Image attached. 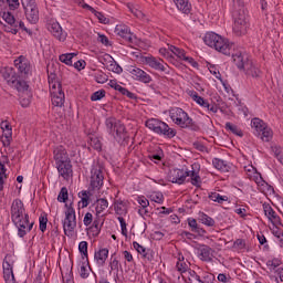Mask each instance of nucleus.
<instances>
[{"instance_id":"nucleus-1","label":"nucleus","mask_w":283,"mask_h":283,"mask_svg":"<svg viewBox=\"0 0 283 283\" xmlns=\"http://www.w3.org/2000/svg\"><path fill=\"white\" fill-rule=\"evenodd\" d=\"M232 61L238 70H242L247 76L252 78H262V71L253 60L249 59V54L242 51L232 53Z\"/></svg>"},{"instance_id":"nucleus-2","label":"nucleus","mask_w":283,"mask_h":283,"mask_svg":"<svg viewBox=\"0 0 283 283\" xmlns=\"http://www.w3.org/2000/svg\"><path fill=\"white\" fill-rule=\"evenodd\" d=\"M233 27L232 30L237 36H242L247 34V28H249V18L247 14V9L244 8V2L241 0H233Z\"/></svg>"},{"instance_id":"nucleus-3","label":"nucleus","mask_w":283,"mask_h":283,"mask_svg":"<svg viewBox=\"0 0 283 283\" xmlns=\"http://www.w3.org/2000/svg\"><path fill=\"white\" fill-rule=\"evenodd\" d=\"M53 158L55 160L56 169L64 180L72 178V159L67 155V150L63 146H59L53 150Z\"/></svg>"},{"instance_id":"nucleus-4","label":"nucleus","mask_w":283,"mask_h":283,"mask_svg":"<svg viewBox=\"0 0 283 283\" xmlns=\"http://www.w3.org/2000/svg\"><path fill=\"white\" fill-rule=\"evenodd\" d=\"M169 116L181 129H189L190 132H200V126L198 123L193 120V118L189 117V114L185 112L182 108L176 107L171 108L169 112Z\"/></svg>"},{"instance_id":"nucleus-5","label":"nucleus","mask_w":283,"mask_h":283,"mask_svg":"<svg viewBox=\"0 0 283 283\" xmlns=\"http://www.w3.org/2000/svg\"><path fill=\"white\" fill-rule=\"evenodd\" d=\"M203 42L209 48H213L217 52L230 56L233 44L229 43V40L222 38V35L216 32H208L203 38Z\"/></svg>"},{"instance_id":"nucleus-6","label":"nucleus","mask_w":283,"mask_h":283,"mask_svg":"<svg viewBox=\"0 0 283 283\" xmlns=\"http://www.w3.org/2000/svg\"><path fill=\"white\" fill-rule=\"evenodd\" d=\"M105 185V168L101 163L92 165L88 191H101Z\"/></svg>"},{"instance_id":"nucleus-7","label":"nucleus","mask_w":283,"mask_h":283,"mask_svg":"<svg viewBox=\"0 0 283 283\" xmlns=\"http://www.w3.org/2000/svg\"><path fill=\"white\" fill-rule=\"evenodd\" d=\"M145 125L150 132L158 134V136H165V138H174L177 134L176 129L158 118H150L146 120Z\"/></svg>"},{"instance_id":"nucleus-8","label":"nucleus","mask_w":283,"mask_h":283,"mask_svg":"<svg viewBox=\"0 0 283 283\" xmlns=\"http://www.w3.org/2000/svg\"><path fill=\"white\" fill-rule=\"evenodd\" d=\"M105 126L108 134L113 136L117 143H122V140L127 138L125 125L116 119V117H107Z\"/></svg>"},{"instance_id":"nucleus-9","label":"nucleus","mask_w":283,"mask_h":283,"mask_svg":"<svg viewBox=\"0 0 283 283\" xmlns=\"http://www.w3.org/2000/svg\"><path fill=\"white\" fill-rule=\"evenodd\" d=\"M251 127L254 129L255 136L263 143H271V140H273V129H271L264 120L254 117L251 120Z\"/></svg>"},{"instance_id":"nucleus-10","label":"nucleus","mask_w":283,"mask_h":283,"mask_svg":"<svg viewBox=\"0 0 283 283\" xmlns=\"http://www.w3.org/2000/svg\"><path fill=\"white\" fill-rule=\"evenodd\" d=\"M73 202L70 205L65 203V218L63 220V229L64 234L70 238V235H73L74 229H76V210H74V207L72 206Z\"/></svg>"},{"instance_id":"nucleus-11","label":"nucleus","mask_w":283,"mask_h":283,"mask_svg":"<svg viewBox=\"0 0 283 283\" xmlns=\"http://www.w3.org/2000/svg\"><path fill=\"white\" fill-rule=\"evenodd\" d=\"M28 212H25V206L23 205V201L21 199H15L13 200L11 205V221L14 222H20L25 219Z\"/></svg>"},{"instance_id":"nucleus-12","label":"nucleus","mask_w":283,"mask_h":283,"mask_svg":"<svg viewBox=\"0 0 283 283\" xmlns=\"http://www.w3.org/2000/svg\"><path fill=\"white\" fill-rule=\"evenodd\" d=\"M127 72L132 74L134 81H138L139 83L149 84L154 78L147 72L143 71V69L138 66H128Z\"/></svg>"},{"instance_id":"nucleus-13","label":"nucleus","mask_w":283,"mask_h":283,"mask_svg":"<svg viewBox=\"0 0 283 283\" xmlns=\"http://www.w3.org/2000/svg\"><path fill=\"white\" fill-rule=\"evenodd\" d=\"M46 28L51 34L57 39V41H65L67 39V32L63 31V28L56 20H49L46 23Z\"/></svg>"},{"instance_id":"nucleus-14","label":"nucleus","mask_w":283,"mask_h":283,"mask_svg":"<svg viewBox=\"0 0 283 283\" xmlns=\"http://www.w3.org/2000/svg\"><path fill=\"white\" fill-rule=\"evenodd\" d=\"M14 227L18 229V237L24 238L34 229V221L30 222V216H27L22 221H15Z\"/></svg>"},{"instance_id":"nucleus-15","label":"nucleus","mask_w":283,"mask_h":283,"mask_svg":"<svg viewBox=\"0 0 283 283\" xmlns=\"http://www.w3.org/2000/svg\"><path fill=\"white\" fill-rule=\"evenodd\" d=\"M187 178H189V170L175 168L169 172V180L175 185H185Z\"/></svg>"},{"instance_id":"nucleus-16","label":"nucleus","mask_w":283,"mask_h":283,"mask_svg":"<svg viewBox=\"0 0 283 283\" xmlns=\"http://www.w3.org/2000/svg\"><path fill=\"white\" fill-rule=\"evenodd\" d=\"M143 63L151 67L153 70H157V72H165V74H169V70L167 69V64L164 65L160 61L154 56H144L142 57Z\"/></svg>"},{"instance_id":"nucleus-17","label":"nucleus","mask_w":283,"mask_h":283,"mask_svg":"<svg viewBox=\"0 0 283 283\" xmlns=\"http://www.w3.org/2000/svg\"><path fill=\"white\" fill-rule=\"evenodd\" d=\"M24 15L29 23L36 25L39 23V4H31L29 7H22Z\"/></svg>"},{"instance_id":"nucleus-18","label":"nucleus","mask_w":283,"mask_h":283,"mask_svg":"<svg viewBox=\"0 0 283 283\" xmlns=\"http://www.w3.org/2000/svg\"><path fill=\"white\" fill-rule=\"evenodd\" d=\"M51 94V101L52 105L54 107H61L65 104V93L63 92V86L60 88H56V86H53V90H50Z\"/></svg>"},{"instance_id":"nucleus-19","label":"nucleus","mask_w":283,"mask_h":283,"mask_svg":"<svg viewBox=\"0 0 283 283\" xmlns=\"http://www.w3.org/2000/svg\"><path fill=\"white\" fill-rule=\"evenodd\" d=\"M115 33L117 34V36H120L128 43H134V34L132 33L129 27L125 24H117L115 28Z\"/></svg>"},{"instance_id":"nucleus-20","label":"nucleus","mask_w":283,"mask_h":283,"mask_svg":"<svg viewBox=\"0 0 283 283\" xmlns=\"http://www.w3.org/2000/svg\"><path fill=\"white\" fill-rule=\"evenodd\" d=\"M263 210L265 217L268 218V220H270V222H272V224H281L280 216H277V213L275 212V210H273V207H271V205L263 203Z\"/></svg>"},{"instance_id":"nucleus-21","label":"nucleus","mask_w":283,"mask_h":283,"mask_svg":"<svg viewBox=\"0 0 283 283\" xmlns=\"http://www.w3.org/2000/svg\"><path fill=\"white\" fill-rule=\"evenodd\" d=\"M213 249L209 245H201L199 248V256L202 262H213Z\"/></svg>"},{"instance_id":"nucleus-22","label":"nucleus","mask_w":283,"mask_h":283,"mask_svg":"<svg viewBox=\"0 0 283 283\" xmlns=\"http://www.w3.org/2000/svg\"><path fill=\"white\" fill-rule=\"evenodd\" d=\"M212 165H213L214 169H218L219 171H222L223 174L229 172L233 167L232 164H230L229 161H227L224 159H220V158H213Z\"/></svg>"},{"instance_id":"nucleus-23","label":"nucleus","mask_w":283,"mask_h":283,"mask_svg":"<svg viewBox=\"0 0 283 283\" xmlns=\"http://www.w3.org/2000/svg\"><path fill=\"white\" fill-rule=\"evenodd\" d=\"M107 258H109V250L107 248H102L94 254V260L98 266H105Z\"/></svg>"},{"instance_id":"nucleus-24","label":"nucleus","mask_w":283,"mask_h":283,"mask_svg":"<svg viewBox=\"0 0 283 283\" xmlns=\"http://www.w3.org/2000/svg\"><path fill=\"white\" fill-rule=\"evenodd\" d=\"M174 3L182 14H191V3L189 0H174Z\"/></svg>"},{"instance_id":"nucleus-25","label":"nucleus","mask_w":283,"mask_h":283,"mask_svg":"<svg viewBox=\"0 0 283 283\" xmlns=\"http://www.w3.org/2000/svg\"><path fill=\"white\" fill-rule=\"evenodd\" d=\"M107 207H109V201H107V199H105V198L96 199L95 216L101 218V213H103V211H105V209H107Z\"/></svg>"},{"instance_id":"nucleus-26","label":"nucleus","mask_w":283,"mask_h":283,"mask_svg":"<svg viewBox=\"0 0 283 283\" xmlns=\"http://www.w3.org/2000/svg\"><path fill=\"white\" fill-rule=\"evenodd\" d=\"M15 67H18L21 74H30V63L25 60H22L21 56L14 61Z\"/></svg>"},{"instance_id":"nucleus-27","label":"nucleus","mask_w":283,"mask_h":283,"mask_svg":"<svg viewBox=\"0 0 283 283\" xmlns=\"http://www.w3.org/2000/svg\"><path fill=\"white\" fill-rule=\"evenodd\" d=\"M188 226L192 231V233H198V235H205V233H207V230L203 228H200V226H198V221H196V219L193 218L188 219Z\"/></svg>"},{"instance_id":"nucleus-28","label":"nucleus","mask_w":283,"mask_h":283,"mask_svg":"<svg viewBox=\"0 0 283 283\" xmlns=\"http://www.w3.org/2000/svg\"><path fill=\"white\" fill-rule=\"evenodd\" d=\"M11 85L22 94H25V92H28V90L30 88V85H28V82L23 80H18L17 77L14 78V81H12Z\"/></svg>"},{"instance_id":"nucleus-29","label":"nucleus","mask_w":283,"mask_h":283,"mask_svg":"<svg viewBox=\"0 0 283 283\" xmlns=\"http://www.w3.org/2000/svg\"><path fill=\"white\" fill-rule=\"evenodd\" d=\"M107 57L109 63L108 70L115 74H123V67L118 64V62H116L112 55H107Z\"/></svg>"},{"instance_id":"nucleus-30","label":"nucleus","mask_w":283,"mask_h":283,"mask_svg":"<svg viewBox=\"0 0 283 283\" xmlns=\"http://www.w3.org/2000/svg\"><path fill=\"white\" fill-rule=\"evenodd\" d=\"M48 76H49L50 90H54V86L55 88L63 87V85L61 84V81H59L55 73L48 71Z\"/></svg>"},{"instance_id":"nucleus-31","label":"nucleus","mask_w":283,"mask_h":283,"mask_svg":"<svg viewBox=\"0 0 283 283\" xmlns=\"http://www.w3.org/2000/svg\"><path fill=\"white\" fill-rule=\"evenodd\" d=\"M90 196H92V191L82 190L78 192V198H81V201L78 205H82V209H85V207H88L90 205Z\"/></svg>"},{"instance_id":"nucleus-32","label":"nucleus","mask_w":283,"mask_h":283,"mask_svg":"<svg viewBox=\"0 0 283 283\" xmlns=\"http://www.w3.org/2000/svg\"><path fill=\"white\" fill-rule=\"evenodd\" d=\"M0 128L3 132V138H12V126L10 125V122L2 120L0 124Z\"/></svg>"},{"instance_id":"nucleus-33","label":"nucleus","mask_w":283,"mask_h":283,"mask_svg":"<svg viewBox=\"0 0 283 283\" xmlns=\"http://www.w3.org/2000/svg\"><path fill=\"white\" fill-rule=\"evenodd\" d=\"M90 231L94 238H97L101 233V217L94 219L93 224L90 227Z\"/></svg>"},{"instance_id":"nucleus-34","label":"nucleus","mask_w":283,"mask_h":283,"mask_svg":"<svg viewBox=\"0 0 283 283\" xmlns=\"http://www.w3.org/2000/svg\"><path fill=\"white\" fill-rule=\"evenodd\" d=\"M78 251L82 255V260H86V266L90 268V259H88V254H87V241L80 242Z\"/></svg>"},{"instance_id":"nucleus-35","label":"nucleus","mask_w":283,"mask_h":283,"mask_svg":"<svg viewBox=\"0 0 283 283\" xmlns=\"http://www.w3.org/2000/svg\"><path fill=\"white\" fill-rule=\"evenodd\" d=\"M6 171H8L6 169V161L0 160V191H3V185H6V180L8 179Z\"/></svg>"},{"instance_id":"nucleus-36","label":"nucleus","mask_w":283,"mask_h":283,"mask_svg":"<svg viewBox=\"0 0 283 283\" xmlns=\"http://www.w3.org/2000/svg\"><path fill=\"white\" fill-rule=\"evenodd\" d=\"M188 177H190V182L193 187H200V185H202V179L200 178L198 171L190 170Z\"/></svg>"},{"instance_id":"nucleus-37","label":"nucleus","mask_w":283,"mask_h":283,"mask_svg":"<svg viewBox=\"0 0 283 283\" xmlns=\"http://www.w3.org/2000/svg\"><path fill=\"white\" fill-rule=\"evenodd\" d=\"M209 200H212V202H218V205H222L223 202H227L229 201V197L227 196H221L220 193L218 192H211L209 196H208Z\"/></svg>"},{"instance_id":"nucleus-38","label":"nucleus","mask_w":283,"mask_h":283,"mask_svg":"<svg viewBox=\"0 0 283 283\" xmlns=\"http://www.w3.org/2000/svg\"><path fill=\"white\" fill-rule=\"evenodd\" d=\"M2 19L6 21V23L11 25L12 28H19V24H17V19L10 11L4 12L2 15Z\"/></svg>"},{"instance_id":"nucleus-39","label":"nucleus","mask_w":283,"mask_h":283,"mask_svg":"<svg viewBox=\"0 0 283 283\" xmlns=\"http://www.w3.org/2000/svg\"><path fill=\"white\" fill-rule=\"evenodd\" d=\"M226 129L234 134V136H239L240 138L244 136V133H242V129H240L237 125L231 124V122L226 123Z\"/></svg>"},{"instance_id":"nucleus-40","label":"nucleus","mask_w":283,"mask_h":283,"mask_svg":"<svg viewBox=\"0 0 283 283\" xmlns=\"http://www.w3.org/2000/svg\"><path fill=\"white\" fill-rule=\"evenodd\" d=\"M2 76L7 81V83H9V85H12V81L17 78L14 70L12 69H6L4 72L2 73Z\"/></svg>"},{"instance_id":"nucleus-41","label":"nucleus","mask_w":283,"mask_h":283,"mask_svg":"<svg viewBox=\"0 0 283 283\" xmlns=\"http://www.w3.org/2000/svg\"><path fill=\"white\" fill-rule=\"evenodd\" d=\"M114 210L117 216H123V213H127V209H125V201L117 200L114 205Z\"/></svg>"},{"instance_id":"nucleus-42","label":"nucleus","mask_w":283,"mask_h":283,"mask_svg":"<svg viewBox=\"0 0 283 283\" xmlns=\"http://www.w3.org/2000/svg\"><path fill=\"white\" fill-rule=\"evenodd\" d=\"M200 222L206 227H216V220L205 212L200 214Z\"/></svg>"},{"instance_id":"nucleus-43","label":"nucleus","mask_w":283,"mask_h":283,"mask_svg":"<svg viewBox=\"0 0 283 283\" xmlns=\"http://www.w3.org/2000/svg\"><path fill=\"white\" fill-rule=\"evenodd\" d=\"M0 3H7L11 11L19 10V8H21V2H19V0H0Z\"/></svg>"},{"instance_id":"nucleus-44","label":"nucleus","mask_w":283,"mask_h":283,"mask_svg":"<svg viewBox=\"0 0 283 283\" xmlns=\"http://www.w3.org/2000/svg\"><path fill=\"white\" fill-rule=\"evenodd\" d=\"M76 56V53H65L60 55L61 63H64L65 65H72V59Z\"/></svg>"},{"instance_id":"nucleus-45","label":"nucleus","mask_w":283,"mask_h":283,"mask_svg":"<svg viewBox=\"0 0 283 283\" xmlns=\"http://www.w3.org/2000/svg\"><path fill=\"white\" fill-rule=\"evenodd\" d=\"M69 198L67 187H62L57 196V202H67Z\"/></svg>"},{"instance_id":"nucleus-46","label":"nucleus","mask_w":283,"mask_h":283,"mask_svg":"<svg viewBox=\"0 0 283 283\" xmlns=\"http://www.w3.org/2000/svg\"><path fill=\"white\" fill-rule=\"evenodd\" d=\"M272 151L279 163L283 165V148L281 146H272Z\"/></svg>"},{"instance_id":"nucleus-47","label":"nucleus","mask_w":283,"mask_h":283,"mask_svg":"<svg viewBox=\"0 0 283 283\" xmlns=\"http://www.w3.org/2000/svg\"><path fill=\"white\" fill-rule=\"evenodd\" d=\"M170 51L172 52V54H175V56H178V59H181L182 61H185V57L187 56L185 53V50L178 46L171 45Z\"/></svg>"},{"instance_id":"nucleus-48","label":"nucleus","mask_w":283,"mask_h":283,"mask_svg":"<svg viewBox=\"0 0 283 283\" xmlns=\"http://www.w3.org/2000/svg\"><path fill=\"white\" fill-rule=\"evenodd\" d=\"M90 145L91 147H93V149H96L97 151H101L103 149V145L101 144V139H98V137H91Z\"/></svg>"},{"instance_id":"nucleus-49","label":"nucleus","mask_w":283,"mask_h":283,"mask_svg":"<svg viewBox=\"0 0 283 283\" xmlns=\"http://www.w3.org/2000/svg\"><path fill=\"white\" fill-rule=\"evenodd\" d=\"M133 247L135 249V251H137V253H139V255H142V258L147 253V249L143 245H140V243L134 241L133 242Z\"/></svg>"},{"instance_id":"nucleus-50","label":"nucleus","mask_w":283,"mask_h":283,"mask_svg":"<svg viewBox=\"0 0 283 283\" xmlns=\"http://www.w3.org/2000/svg\"><path fill=\"white\" fill-rule=\"evenodd\" d=\"M3 279L6 283H17V280L14 279V272H3Z\"/></svg>"},{"instance_id":"nucleus-51","label":"nucleus","mask_w":283,"mask_h":283,"mask_svg":"<svg viewBox=\"0 0 283 283\" xmlns=\"http://www.w3.org/2000/svg\"><path fill=\"white\" fill-rule=\"evenodd\" d=\"M189 96L192 98V101H195V103H197V105H200L205 99V97L198 95V92L196 91H190Z\"/></svg>"},{"instance_id":"nucleus-52","label":"nucleus","mask_w":283,"mask_h":283,"mask_svg":"<svg viewBox=\"0 0 283 283\" xmlns=\"http://www.w3.org/2000/svg\"><path fill=\"white\" fill-rule=\"evenodd\" d=\"M103 98H105V90H99L91 96V101H101Z\"/></svg>"},{"instance_id":"nucleus-53","label":"nucleus","mask_w":283,"mask_h":283,"mask_svg":"<svg viewBox=\"0 0 283 283\" xmlns=\"http://www.w3.org/2000/svg\"><path fill=\"white\" fill-rule=\"evenodd\" d=\"M117 220L120 224L122 235H125V238H127V222H125V218L118 217Z\"/></svg>"},{"instance_id":"nucleus-54","label":"nucleus","mask_w":283,"mask_h":283,"mask_svg":"<svg viewBox=\"0 0 283 283\" xmlns=\"http://www.w3.org/2000/svg\"><path fill=\"white\" fill-rule=\"evenodd\" d=\"M151 200H153V202L163 205V202L165 201V196L163 195V192H157L155 195H151Z\"/></svg>"},{"instance_id":"nucleus-55","label":"nucleus","mask_w":283,"mask_h":283,"mask_svg":"<svg viewBox=\"0 0 283 283\" xmlns=\"http://www.w3.org/2000/svg\"><path fill=\"white\" fill-rule=\"evenodd\" d=\"M176 269L177 271H179V273H187V269H189V266L187 265L186 262L178 261L176 264Z\"/></svg>"},{"instance_id":"nucleus-56","label":"nucleus","mask_w":283,"mask_h":283,"mask_svg":"<svg viewBox=\"0 0 283 283\" xmlns=\"http://www.w3.org/2000/svg\"><path fill=\"white\" fill-rule=\"evenodd\" d=\"M193 147L197 149V151H201V153H206L208 154L209 153V149L207 148V146H205L202 143L200 142H195L193 144Z\"/></svg>"},{"instance_id":"nucleus-57","label":"nucleus","mask_w":283,"mask_h":283,"mask_svg":"<svg viewBox=\"0 0 283 283\" xmlns=\"http://www.w3.org/2000/svg\"><path fill=\"white\" fill-rule=\"evenodd\" d=\"M39 222L40 231H42V233H45V230L48 229V217H40Z\"/></svg>"},{"instance_id":"nucleus-58","label":"nucleus","mask_w":283,"mask_h":283,"mask_svg":"<svg viewBox=\"0 0 283 283\" xmlns=\"http://www.w3.org/2000/svg\"><path fill=\"white\" fill-rule=\"evenodd\" d=\"M217 280L218 282H222V283H231V275H227L224 273H220L218 276H217Z\"/></svg>"},{"instance_id":"nucleus-59","label":"nucleus","mask_w":283,"mask_h":283,"mask_svg":"<svg viewBox=\"0 0 283 283\" xmlns=\"http://www.w3.org/2000/svg\"><path fill=\"white\" fill-rule=\"evenodd\" d=\"M266 266H269L270 271H275V268L280 266V261L277 259L269 260Z\"/></svg>"},{"instance_id":"nucleus-60","label":"nucleus","mask_w":283,"mask_h":283,"mask_svg":"<svg viewBox=\"0 0 283 283\" xmlns=\"http://www.w3.org/2000/svg\"><path fill=\"white\" fill-rule=\"evenodd\" d=\"M205 109H207V112H211L212 114H218V109H220V107L216 103L210 104L208 102V106H206Z\"/></svg>"},{"instance_id":"nucleus-61","label":"nucleus","mask_w":283,"mask_h":283,"mask_svg":"<svg viewBox=\"0 0 283 283\" xmlns=\"http://www.w3.org/2000/svg\"><path fill=\"white\" fill-rule=\"evenodd\" d=\"M93 220H94V216L91 212H86L84 216V220H83L84 226L90 227V224H92Z\"/></svg>"},{"instance_id":"nucleus-62","label":"nucleus","mask_w":283,"mask_h":283,"mask_svg":"<svg viewBox=\"0 0 283 283\" xmlns=\"http://www.w3.org/2000/svg\"><path fill=\"white\" fill-rule=\"evenodd\" d=\"M32 103V99L30 97V95H28V97H20V105L21 107H30V104Z\"/></svg>"},{"instance_id":"nucleus-63","label":"nucleus","mask_w":283,"mask_h":283,"mask_svg":"<svg viewBox=\"0 0 283 283\" xmlns=\"http://www.w3.org/2000/svg\"><path fill=\"white\" fill-rule=\"evenodd\" d=\"M96 83H107V75L105 73H98L95 75Z\"/></svg>"},{"instance_id":"nucleus-64","label":"nucleus","mask_w":283,"mask_h":283,"mask_svg":"<svg viewBox=\"0 0 283 283\" xmlns=\"http://www.w3.org/2000/svg\"><path fill=\"white\" fill-rule=\"evenodd\" d=\"M144 260L147 262H154V250L147 249L146 253L143 255Z\"/></svg>"}]
</instances>
